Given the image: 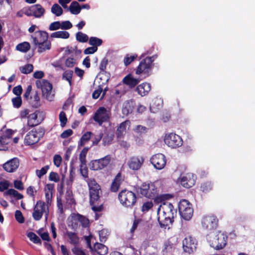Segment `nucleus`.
I'll return each instance as SVG.
<instances>
[{"label":"nucleus","mask_w":255,"mask_h":255,"mask_svg":"<svg viewBox=\"0 0 255 255\" xmlns=\"http://www.w3.org/2000/svg\"><path fill=\"white\" fill-rule=\"evenodd\" d=\"M176 213L171 203L167 201L162 202L157 210L158 221L160 227L169 229V226L172 224L174 215Z\"/></svg>","instance_id":"nucleus-1"},{"label":"nucleus","mask_w":255,"mask_h":255,"mask_svg":"<svg viewBox=\"0 0 255 255\" xmlns=\"http://www.w3.org/2000/svg\"><path fill=\"white\" fill-rule=\"evenodd\" d=\"M227 236L221 231L214 232L208 235L207 241L216 250L224 248L227 244Z\"/></svg>","instance_id":"nucleus-2"},{"label":"nucleus","mask_w":255,"mask_h":255,"mask_svg":"<svg viewBox=\"0 0 255 255\" xmlns=\"http://www.w3.org/2000/svg\"><path fill=\"white\" fill-rule=\"evenodd\" d=\"M49 214V206L46 205V204L41 201H37L36 205L33 209V212L32 213V217L36 221L40 220L43 215L45 216V221L47 220Z\"/></svg>","instance_id":"nucleus-3"},{"label":"nucleus","mask_w":255,"mask_h":255,"mask_svg":"<svg viewBox=\"0 0 255 255\" xmlns=\"http://www.w3.org/2000/svg\"><path fill=\"white\" fill-rule=\"evenodd\" d=\"M118 198L121 204L126 207H131L135 204L136 200L135 194L127 190H124L120 192Z\"/></svg>","instance_id":"nucleus-4"},{"label":"nucleus","mask_w":255,"mask_h":255,"mask_svg":"<svg viewBox=\"0 0 255 255\" xmlns=\"http://www.w3.org/2000/svg\"><path fill=\"white\" fill-rule=\"evenodd\" d=\"M36 87L40 89L42 92V96L49 101H52L53 99L52 89V84L47 80L39 79L36 81Z\"/></svg>","instance_id":"nucleus-5"},{"label":"nucleus","mask_w":255,"mask_h":255,"mask_svg":"<svg viewBox=\"0 0 255 255\" xmlns=\"http://www.w3.org/2000/svg\"><path fill=\"white\" fill-rule=\"evenodd\" d=\"M153 57H148L141 61L135 70L137 75L142 74L145 77L148 76L152 68V63L153 61Z\"/></svg>","instance_id":"nucleus-6"},{"label":"nucleus","mask_w":255,"mask_h":255,"mask_svg":"<svg viewBox=\"0 0 255 255\" xmlns=\"http://www.w3.org/2000/svg\"><path fill=\"white\" fill-rule=\"evenodd\" d=\"M138 192L142 196L148 198H153L157 193L155 183L151 182L143 183L140 186Z\"/></svg>","instance_id":"nucleus-7"},{"label":"nucleus","mask_w":255,"mask_h":255,"mask_svg":"<svg viewBox=\"0 0 255 255\" xmlns=\"http://www.w3.org/2000/svg\"><path fill=\"white\" fill-rule=\"evenodd\" d=\"M180 216L185 220H189L193 216V210L191 204L186 200L180 201L178 206Z\"/></svg>","instance_id":"nucleus-8"},{"label":"nucleus","mask_w":255,"mask_h":255,"mask_svg":"<svg viewBox=\"0 0 255 255\" xmlns=\"http://www.w3.org/2000/svg\"><path fill=\"white\" fill-rule=\"evenodd\" d=\"M89 188L90 197V204H95L99 199L100 187L94 179H88L86 180Z\"/></svg>","instance_id":"nucleus-9"},{"label":"nucleus","mask_w":255,"mask_h":255,"mask_svg":"<svg viewBox=\"0 0 255 255\" xmlns=\"http://www.w3.org/2000/svg\"><path fill=\"white\" fill-rule=\"evenodd\" d=\"M110 111L104 107H100L95 113L93 120L101 126L103 123L108 122L110 117Z\"/></svg>","instance_id":"nucleus-10"},{"label":"nucleus","mask_w":255,"mask_h":255,"mask_svg":"<svg viewBox=\"0 0 255 255\" xmlns=\"http://www.w3.org/2000/svg\"><path fill=\"white\" fill-rule=\"evenodd\" d=\"M165 143L171 148H176L182 145V138L177 134L170 133L166 134L164 136Z\"/></svg>","instance_id":"nucleus-11"},{"label":"nucleus","mask_w":255,"mask_h":255,"mask_svg":"<svg viewBox=\"0 0 255 255\" xmlns=\"http://www.w3.org/2000/svg\"><path fill=\"white\" fill-rule=\"evenodd\" d=\"M111 160V156L107 155L101 159L93 160L89 164L90 168L93 170H101L110 163Z\"/></svg>","instance_id":"nucleus-12"},{"label":"nucleus","mask_w":255,"mask_h":255,"mask_svg":"<svg viewBox=\"0 0 255 255\" xmlns=\"http://www.w3.org/2000/svg\"><path fill=\"white\" fill-rule=\"evenodd\" d=\"M144 162V158L141 155L132 156L127 161L128 168L133 171L139 170Z\"/></svg>","instance_id":"nucleus-13"},{"label":"nucleus","mask_w":255,"mask_h":255,"mask_svg":"<svg viewBox=\"0 0 255 255\" xmlns=\"http://www.w3.org/2000/svg\"><path fill=\"white\" fill-rule=\"evenodd\" d=\"M150 161L155 168L162 169L166 163V157L162 153L155 154L150 158Z\"/></svg>","instance_id":"nucleus-14"},{"label":"nucleus","mask_w":255,"mask_h":255,"mask_svg":"<svg viewBox=\"0 0 255 255\" xmlns=\"http://www.w3.org/2000/svg\"><path fill=\"white\" fill-rule=\"evenodd\" d=\"M42 135V132L40 130H32L26 135L24 143L27 145L34 144L39 140Z\"/></svg>","instance_id":"nucleus-15"},{"label":"nucleus","mask_w":255,"mask_h":255,"mask_svg":"<svg viewBox=\"0 0 255 255\" xmlns=\"http://www.w3.org/2000/svg\"><path fill=\"white\" fill-rule=\"evenodd\" d=\"M182 245L184 252L190 254L195 251L197 242L192 237L187 236L183 240Z\"/></svg>","instance_id":"nucleus-16"},{"label":"nucleus","mask_w":255,"mask_h":255,"mask_svg":"<svg viewBox=\"0 0 255 255\" xmlns=\"http://www.w3.org/2000/svg\"><path fill=\"white\" fill-rule=\"evenodd\" d=\"M218 223V219L214 215H209L204 217L202 222L203 227L208 230L215 229L217 227Z\"/></svg>","instance_id":"nucleus-17"},{"label":"nucleus","mask_w":255,"mask_h":255,"mask_svg":"<svg viewBox=\"0 0 255 255\" xmlns=\"http://www.w3.org/2000/svg\"><path fill=\"white\" fill-rule=\"evenodd\" d=\"M44 12L45 10L42 6L37 4L31 6L24 13L27 16H34L36 18H40L44 15Z\"/></svg>","instance_id":"nucleus-18"},{"label":"nucleus","mask_w":255,"mask_h":255,"mask_svg":"<svg viewBox=\"0 0 255 255\" xmlns=\"http://www.w3.org/2000/svg\"><path fill=\"white\" fill-rule=\"evenodd\" d=\"M178 180L184 187L189 188L194 185L195 176L193 174L189 173L181 176Z\"/></svg>","instance_id":"nucleus-19"},{"label":"nucleus","mask_w":255,"mask_h":255,"mask_svg":"<svg viewBox=\"0 0 255 255\" xmlns=\"http://www.w3.org/2000/svg\"><path fill=\"white\" fill-rule=\"evenodd\" d=\"M31 38L32 43L36 46L48 41V34L45 31H37L31 35Z\"/></svg>","instance_id":"nucleus-20"},{"label":"nucleus","mask_w":255,"mask_h":255,"mask_svg":"<svg viewBox=\"0 0 255 255\" xmlns=\"http://www.w3.org/2000/svg\"><path fill=\"white\" fill-rule=\"evenodd\" d=\"M19 165V160L18 158L14 157L4 163L3 165V169L9 173L15 172Z\"/></svg>","instance_id":"nucleus-21"},{"label":"nucleus","mask_w":255,"mask_h":255,"mask_svg":"<svg viewBox=\"0 0 255 255\" xmlns=\"http://www.w3.org/2000/svg\"><path fill=\"white\" fill-rule=\"evenodd\" d=\"M130 125L129 120H127L120 124L117 129V137L118 139L123 138L125 136L127 128H128Z\"/></svg>","instance_id":"nucleus-22"},{"label":"nucleus","mask_w":255,"mask_h":255,"mask_svg":"<svg viewBox=\"0 0 255 255\" xmlns=\"http://www.w3.org/2000/svg\"><path fill=\"white\" fill-rule=\"evenodd\" d=\"M88 247L92 251L96 252L99 255H106L108 252V248L104 245L101 243H95L93 247L91 246L90 244H89Z\"/></svg>","instance_id":"nucleus-23"},{"label":"nucleus","mask_w":255,"mask_h":255,"mask_svg":"<svg viewBox=\"0 0 255 255\" xmlns=\"http://www.w3.org/2000/svg\"><path fill=\"white\" fill-rule=\"evenodd\" d=\"M40 112L36 111L29 115L27 117V125L30 127H33L39 125L41 120L38 118Z\"/></svg>","instance_id":"nucleus-24"},{"label":"nucleus","mask_w":255,"mask_h":255,"mask_svg":"<svg viewBox=\"0 0 255 255\" xmlns=\"http://www.w3.org/2000/svg\"><path fill=\"white\" fill-rule=\"evenodd\" d=\"M150 90V84L146 82H144L138 85L134 90L139 95L143 97L147 95Z\"/></svg>","instance_id":"nucleus-25"},{"label":"nucleus","mask_w":255,"mask_h":255,"mask_svg":"<svg viewBox=\"0 0 255 255\" xmlns=\"http://www.w3.org/2000/svg\"><path fill=\"white\" fill-rule=\"evenodd\" d=\"M139 81L138 79L133 78L130 74L128 75L123 79V83L130 88L134 87Z\"/></svg>","instance_id":"nucleus-26"},{"label":"nucleus","mask_w":255,"mask_h":255,"mask_svg":"<svg viewBox=\"0 0 255 255\" xmlns=\"http://www.w3.org/2000/svg\"><path fill=\"white\" fill-rule=\"evenodd\" d=\"M123 181V179L121 176V174L120 173H119L115 179H114L111 186V191L113 192H117L122 182Z\"/></svg>","instance_id":"nucleus-27"},{"label":"nucleus","mask_w":255,"mask_h":255,"mask_svg":"<svg viewBox=\"0 0 255 255\" xmlns=\"http://www.w3.org/2000/svg\"><path fill=\"white\" fill-rule=\"evenodd\" d=\"M53 187L50 184H47L45 189V196L46 201V205L48 206L50 204L52 197Z\"/></svg>","instance_id":"nucleus-28"},{"label":"nucleus","mask_w":255,"mask_h":255,"mask_svg":"<svg viewBox=\"0 0 255 255\" xmlns=\"http://www.w3.org/2000/svg\"><path fill=\"white\" fill-rule=\"evenodd\" d=\"M74 220L78 222L83 227H87L89 224V220L84 216L77 214L74 217Z\"/></svg>","instance_id":"nucleus-29"},{"label":"nucleus","mask_w":255,"mask_h":255,"mask_svg":"<svg viewBox=\"0 0 255 255\" xmlns=\"http://www.w3.org/2000/svg\"><path fill=\"white\" fill-rule=\"evenodd\" d=\"M68 9L72 14H78L80 12L81 7L78 2L74 1L71 2Z\"/></svg>","instance_id":"nucleus-30"},{"label":"nucleus","mask_w":255,"mask_h":255,"mask_svg":"<svg viewBox=\"0 0 255 255\" xmlns=\"http://www.w3.org/2000/svg\"><path fill=\"white\" fill-rule=\"evenodd\" d=\"M37 46V52L39 53H42L45 52L46 50H50L51 48L50 41H47L44 42L41 44H39Z\"/></svg>","instance_id":"nucleus-31"},{"label":"nucleus","mask_w":255,"mask_h":255,"mask_svg":"<svg viewBox=\"0 0 255 255\" xmlns=\"http://www.w3.org/2000/svg\"><path fill=\"white\" fill-rule=\"evenodd\" d=\"M50 36L52 38L67 39L69 37L70 34L66 31H58L51 33Z\"/></svg>","instance_id":"nucleus-32"},{"label":"nucleus","mask_w":255,"mask_h":255,"mask_svg":"<svg viewBox=\"0 0 255 255\" xmlns=\"http://www.w3.org/2000/svg\"><path fill=\"white\" fill-rule=\"evenodd\" d=\"M114 137V134L112 131H108L103 138V142L104 145L110 144Z\"/></svg>","instance_id":"nucleus-33"},{"label":"nucleus","mask_w":255,"mask_h":255,"mask_svg":"<svg viewBox=\"0 0 255 255\" xmlns=\"http://www.w3.org/2000/svg\"><path fill=\"white\" fill-rule=\"evenodd\" d=\"M30 48L29 43L28 42H23L19 43L16 46V49L22 52H27Z\"/></svg>","instance_id":"nucleus-34"},{"label":"nucleus","mask_w":255,"mask_h":255,"mask_svg":"<svg viewBox=\"0 0 255 255\" xmlns=\"http://www.w3.org/2000/svg\"><path fill=\"white\" fill-rule=\"evenodd\" d=\"M5 195L12 196L17 200H20L23 198V195L18 193L17 191L13 189H10L7 190L5 193Z\"/></svg>","instance_id":"nucleus-35"},{"label":"nucleus","mask_w":255,"mask_h":255,"mask_svg":"<svg viewBox=\"0 0 255 255\" xmlns=\"http://www.w3.org/2000/svg\"><path fill=\"white\" fill-rule=\"evenodd\" d=\"M51 11L57 16H59L63 13L62 8L57 3H55L52 6L51 8Z\"/></svg>","instance_id":"nucleus-36"},{"label":"nucleus","mask_w":255,"mask_h":255,"mask_svg":"<svg viewBox=\"0 0 255 255\" xmlns=\"http://www.w3.org/2000/svg\"><path fill=\"white\" fill-rule=\"evenodd\" d=\"M27 237L33 243L36 244H41L40 239L34 233L29 232L27 234Z\"/></svg>","instance_id":"nucleus-37"},{"label":"nucleus","mask_w":255,"mask_h":255,"mask_svg":"<svg viewBox=\"0 0 255 255\" xmlns=\"http://www.w3.org/2000/svg\"><path fill=\"white\" fill-rule=\"evenodd\" d=\"M66 234L70 240L71 244L76 245L78 243L79 238L75 233L71 232H67Z\"/></svg>","instance_id":"nucleus-38"},{"label":"nucleus","mask_w":255,"mask_h":255,"mask_svg":"<svg viewBox=\"0 0 255 255\" xmlns=\"http://www.w3.org/2000/svg\"><path fill=\"white\" fill-rule=\"evenodd\" d=\"M33 69V66L32 64H27L23 66L20 67L19 70L23 74H29L31 73Z\"/></svg>","instance_id":"nucleus-39"},{"label":"nucleus","mask_w":255,"mask_h":255,"mask_svg":"<svg viewBox=\"0 0 255 255\" xmlns=\"http://www.w3.org/2000/svg\"><path fill=\"white\" fill-rule=\"evenodd\" d=\"M89 42L93 47L96 46L97 47L102 44V40L96 37H91L90 38Z\"/></svg>","instance_id":"nucleus-40"},{"label":"nucleus","mask_w":255,"mask_h":255,"mask_svg":"<svg viewBox=\"0 0 255 255\" xmlns=\"http://www.w3.org/2000/svg\"><path fill=\"white\" fill-rule=\"evenodd\" d=\"M93 133L91 131H87L85 133L81 138V145H84L86 142L89 140Z\"/></svg>","instance_id":"nucleus-41"},{"label":"nucleus","mask_w":255,"mask_h":255,"mask_svg":"<svg viewBox=\"0 0 255 255\" xmlns=\"http://www.w3.org/2000/svg\"><path fill=\"white\" fill-rule=\"evenodd\" d=\"M14 131L10 129H6L5 132L3 134V135L0 137V140H1V142L2 143L5 142V141L4 140L6 139V138H10L12 135H13Z\"/></svg>","instance_id":"nucleus-42"},{"label":"nucleus","mask_w":255,"mask_h":255,"mask_svg":"<svg viewBox=\"0 0 255 255\" xmlns=\"http://www.w3.org/2000/svg\"><path fill=\"white\" fill-rule=\"evenodd\" d=\"M109 235V233L107 230L103 229L99 231V239L101 242H105Z\"/></svg>","instance_id":"nucleus-43"},{"label":"nucleus","mask_w":255,"mask_h":255,"mask_svg":"<svg viewBox=\"0 0 255 255\" xmlns=\"http://www.w3.org/2000/svg\"><path fill=\"white\" fill-rule=\"evenodd\" d=\"M88 38V35L82 32H78L76 34V39L80 42H86Z\"/></svg>","instance_id":"nucleus-44"},{"label":"nucleus","mask_w":255,"mask_h":255,"mask_svg":"<svg viewBox=\"0 0 255 255\" xmlns=\"http://www.w3.org/2000/svg\"><path fill=\"white\" fill-rule=\"evenodd\" d=\"M137 57L136 54L132 55L129 54H127L125 57L124 62L126 66H128Z\"/></svg>","instance_id":"nucleus-45"},{"label":"nucleus","mask_w":255,"mask_h":255,"mask_svg":"<svg viewBox=\"0 0 255 255\" xmlns=\"http://www.w3.org/2000/svg\"><path fill=\"white\" fill-rule=\"evenodd\" d=\"M49 169V166L48 165H46L40 170H36L35 171L36 175L39 178H41L42 176L47 173Z\"/></svg>","instance_id":"nucleus-46"},{"label":"nucleus","mask_w":255,"mask_h":255,"mask_svg":"<svg viewBox=\"0 0 255 255\" xmlns=\"http://www.w3.org/2000/svg\"><path fill=\"white\" fill-rule=\"evenodd\" d=\"M73 75V71L71 70H67L65 71L62 76L63 79H65L67 81H68L70 85L71 83V79Z\"/></svg>","instance_id":"nucleus-47"},{"label":"nucleus","mask_w":255,"mask_h":255,"mask_svg":"<svg viewBox=\"0 0 255 255\" xmlns=\"http://www.w3.org/2000/svg\"><path fill=\"white\" fill-rule=\"evenodd\" d=\"M146 129L147 128L141 125H138L135 127L133 130L136 133L140 135L145 133L146 132Z\"/></svg>","instance_id":"nucleus-48"},{"label":"nucleus","mask_w":255,"mask_h":255,"mask_svg":"<svg viewBox=\"0 0 255 255\" xmlns=\"http://www.w3.org/2000/svg\"><path fill=\"white\" fill-rule=\"evenodd\" d=\"M59 121L60 122V125L62 127H64L67 121L65 113L62 111L59 114Z\"/></svg>","instance_id":"nucleus-49"},{"label":"nucleus","mask_w":255,"mask_h":255,"mask_svg":"<svg viewBox=\"0 0 255 255\" xmlns=\"http://www.w3.org/2000/svg\"><path fill=\"white\" fill-rule=\"evenodd\" d=\"M12 103L14 107L19 108L22 103V100L20 97H16L12 99Z\"/></svg>","instance_id":"nucleus-50"},{"label":"nucleus","mask_w":255,"mask_h":255,"mask_svg":"<svg viewBox=\"0 0 255 255\" xmlns=\"http://www.w3.org/2000/svg\"><path fill=\"white\" fill-rule=\"evenodd\" d=\"M100 78L103 80V84H105L108 82L110 78V74L106 72H102L99 74Z\"/></svg>","instance_id":"nucleus-51"},{"label":"nucleus","mask_w":255,"mask_h":255,"mask_svg":"<svg viewBox=\"0 0 255 255\" xmlns=\"http://www.w3.org/2000/svg\"><path fill=\"white\" fill-rule=\"evenodd\" d=\"M61 22L59 21L52 22L49 26L50 31H54L60 28Z\"/></svg>","instance_id":"nucleus-52"},{"label":"nucleus","mask_w":255,"mask_h":255,"mask_svg":"<svg viewBox=\"0 0 255 255\" xmlns=\"http://www.w3.org/2000/svg\"><path fill=\"white\" fill-rule=\"evenodd\" d=\"M15 217L16 221L19 223H23L24 222V219L21 212L19 210H16L15 212Z\"/></svg>","instance_id":"nucleus-53"},{"label":"nucleus","mask_w":255,"mask_h":255,"mask_svg":"<svg viewBox=\"0 0 255 255\" xmlns=\"http://www.w3.org/2000/svg\"><path fill=\"white\" fill-rule=\"evenodd\" d=\"M153 206V203L151 201L144 203L141 208V211L143 212H147Z\"/></svg>","instance_id":"nucleus-54"},{"label":"nucleus","mask_w":255,"mask_h":255,"mask_svg":"<svg viewBox=\"0 0 255 255\" xmlns=\"http://www.w3.org/2000/svg\"><path fill=\"white\" fill-rule=\"evenodd\" d=\"M72 24L69 21H64L61 22L60 28L62 29H69L72 28Z\"/></svg>","instance_id":"nucleus-55"},{"label":"nucleus","mask_w":255,"mask_h":255,"mask_svg":"<svg viewBox=\"0 0 255 255\" xmlns=\"http://www.w3.org/2000/svg\"><path fill=\"white\" fill-rule=\"evenodd\" d=\"M86 151H85L84 150H83L81 152L79 156V159L81 162L80 166H84L86 165Z\"/></svg>","instance_id":"nucleus-56"},{"label":"nucleus","mask_w":255,"mask_h":255,"mask_svg":"<svg viewBox=\"0 0 255 255\" xmlns=\"http://www.w3.org/2000/svg\"><path fill=\"white\" fill-rule=\"evenodd\" d=\"M49 179L50 181L57 182L59 180V176L58 174L54 172H51L49 175Z\"/></svg>","instance_id":"nucleus-57"},{"label":"nucleus","mask_w":255,"mask_h":255,"mask_svg":"<svg viewBox=\"0 0 255 255\" xmlns=\"http://www.w3.org/2000/svg\"><path fill=\"white\" fill-rule=\"evenodd\" d=\"M98 48L96 46H92L86 48L84 51L85 54H92L96 52Z\"/></svg>","instance_id":"nucleus-58"},{"label":"nucleus","mask_w":255,"mask_h":255,"mask_svg":"<svg viewBox=\"0 0 255 255\" xmlns=\"http://www.w3.org/2000/svg\"><path fill=\"white\" fill-rule=\"evenodd\" d=\"M13 185L14 188L19 190H23L24 189L23 184L20 180H14L13 182Z\"/></svg>","instance_id":"nucleus-59"},{"label":"nucleus","mask_w":255,"mask_h":255,"mask_svg":"<svg viewBox=\"0 0 255 255\" xmlns=\"http://www.w3.org/2000/svg\"><path fill=\"white\" fill-rule=\"evenodd\" d=\"M22 91V87L20 85L17 86L13 88L12 92L17 97H20Z\"/></svg>","instance_id":"nucleus-60"},{"label":"nucleus","mask_w":255,"mask_h":255,"mask_svg":"<svg viewBox=\"0 0 255 255\" xmlns=\"http://www.w3.org/2000/svg\"><path fill=\"white\" fill-rule=\"evenodd\" d=\"M76 60L73 58H68L66 59L65 64L68 67H72L75 63Z\"/></svg>","instance_id":"nucleus-61"},{"label":"nucleus","mask_w":255,"mask_h":255,"mask_svg":"<svg viewBox=\"0 0 255 255\" xmlns=\"http://www.w3.org/2000/svg\"><path fill=\"white\" fill-rule=\"evenodd\" d=\"M9 187V182L4 180L0 182V191H3L7 189Z\"/></svg>","instance_id":"nucleus-62"},{"label":"nucleus","mask_w":255,"mask_h":255,"mask_svg":"<svg viewBox=\"0 0 255 255\" xmlns=\"http://www.w3.org/2000/svg\"><path fill=\"white\" fill-rule=\"evenodd\" d=\"M62 158L59 155H55L53 158V162L54 165L56 167H59L61 163Z\"/></svg>","instance_id":"nucleus-63"},{"label":"nucleus","mask_w":255,"mask_h":255,"mask_svg":"<svg viewBox=\"0 0 255 255\" xmlns=\"http://www.w3.org/2000/svg\"><path fill=\"white\" fill-rule=\"evenodd\" d=\"M73 253L75 255H84L85 253L80 248L75 247L72 249Z\"/></svg>","instance_id":"nucleus-64"}]
</instances>
